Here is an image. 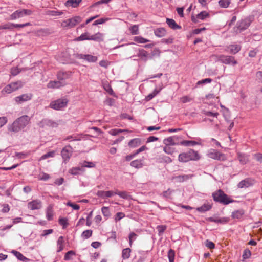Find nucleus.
<instances>
[{
	"mask_svg": "<svg viewBox=\"0 0 262 262\" xmlns=\"http://www.w3.org/2000/svg\"><path fill=\"white\" fill-rule=\"evenodd\" d=\"M30 119L27 115H23L16 119L12 124L7 126L8 130L16 133L23 129L29 123Z\"/></svg>",
	"mask_w": 262,
	"mask_h": 262,
	"instance_id": "1",
	"label": "nucleus"
},
{
	"mask_svg": "<svg viewBox=\"0 0 262 262\" xmlns=\"http://www.w3.org/2000/svg\"><path fill=\"white\" fill-rule=\"evenodd\" d=\"M200 158L198 152L193 149H189L187 152H183L179 155L178 159L181 162H187L189 161H197Z\"/></svg>",
	"mask_w": 262,
	"mask_h": 262,
	"instance_id": "2",
	"label": "nucleus"
},
{
	"mask_svg": "<svg viewBox=\"0 0 262 262\" xmlns=\"http://www.w3.org/2000/svg\"><path fill=\"white\" fill-rule=\"evenodd\" d=\"M252 19L250 17H247L237 22L236 26L233 28L234 33L238 34L246 30L250 25Z\"/></svg>",
	"mask_w": 262,
	"mask_h": 262,
	"instance_id": "3",
	"label": "nucleus"
},
{
	"mask_svg": "<svg viewBox=\"0 0 262 262\" xmlns=\"http://www.w3.org/2000/svg\"><path fill=\"white\" fill-rule=\"evenodd\" d=\"M212 197L214 201L227 205L232 202L222 190L219 189L212 193Z\"/></svg>",
	"mask_w": 262,
	"mask_h": 262,
	"instance_id": "4",
	"label": "nucleus"
},
{
	"mask_svg": "<svg viewBox=\"0 0 262 262\" xmlns=\"http://www.w3.org/2000/svg\"><path fill=\"white\" fill-rule=\"evenodd\" d=\"M24 85V83L21 81L11 82L9 84L6 85L2 90L3 94H10L18 89L21 88Z\"/></svg>",
	"mask_w": 262,
	"mask_h": 262,
	"instance_id": "5",
	"label": "nucleus"
},
{
	"mask_svg": "<svg viewBox=\"0 0 262 262\" xmlns=\"http://www.w3.org/2000/svg\"><path fill=\"white\" fill-rule=\"evenodd\" d=\"M82 20L81 17L79 16H74L71 18L64 20L62 21L61 26L64 28H73Z\"/></svg>",
	"mask_w": 262,
	"mask_h": 262,
	"instance_id": "6",
	"label": "nucleus"
},
{
	"mask_svg": "<svg viewBox=\"0 0 262 262\" xmlns=\"http://www.w3.org/2000/svg\"><path fill=\"white\" fill-rule=\"evenodd\" d=\"M68 102V100L66 98L58 99L52 101L50 104V107L56 110H59L65 107L67 105Z\"/></svg>",
	"mask_w": 262,
	"mask_h": 262,
	"instance_id": "7",
	"label": "nucleus"
},
{
	"mask_svg": "<svg viewBox=\"0 0 262 262\" xmlns=\"http://www.w3.org/2000/svg\"><path fill=\"white\" fill-rule=\"evenodd\" d=\"M32 12L29 9H19L15 11L10 16V19L15 20L17 18L23 17L25 16L31 15Z\"/></svg>",
	"mask_w": 262,
	"mask_h": 262,
	"instance_id": "8",
	"label": "nucleus"
},
{
	"mask_svg": "<svg viewBox=\"0 0 262 262\" xmlns=\"http://www.w3.org/2000/svg\"><path fill=\"white\" fill-rule=\"evenodd\" d=\"M217 60L226 64H232L234 66L237 64V62L235 59L234 57L231 56L220 55L217 56Z\"/></svg>",
	"mask_w": 262,
	"mask_h": 262,
	"instance_id": "9",
	"label": "nucleus"
},
{
	"mask_svg": "<svg viewBox=\"0 0 262 262\" xmlns=\"http://www.w3.org/2000/svg\"><path fill=\"white\" fill-rule=\"evenodd\" d=\"M73 153V148L70 145L65 146L61 150V155L63 161L66 163L69 160Z\"/></svg>",
	"mask_w": 262,
	"mask_h": 262,
	"instance_id": "10",
	"label": "nucleus"
},
{
	"mask_svg": "<svg viewBox=\"0 0 262 262\" xmlns=\"http://www.w3.org/2000/svg\"><path fill=\"white\" fill-rule=\"evenodd\" d=\"M75 57L77 59H84L89 62H95L97 60V57L89 54H75Z\"/></svg>",
	"mask_w": 262,
	"mask_h": 262,
	"instance_id": "11",
	"label": "nucleus"
},
{
	"mask_svg": "<svg viewBox=\"0 0 262 262\" xmlns=\"http://www.w3.org/2000/svg\"><path fill=\"white\" fill-rule=\"evenodd\" d=\"M208 157L217 160H223L224 155L214 149H210L207 154Z\"/></svg>",
	"mask_w": 262,
	"mask_h": 262,
	"instance_id": "12",
	"label": "nucleus"
},
{
	"mask_svg": "<svg viewBox=\"0 0 262 262\" xmlns=\"http://www.w3.org/2000/svg\"><path fill=\"white\" fill-rule=\"evenodd\" d=\"M67 84L66 81H50L47 85V87L49 89H59L63 87Z\"/></svg>",
	"mask_w": 262,
	"mask_h": 262,
	"instance_id": "13",
	"label": "nucleus"
},
{
	"mask_svg": "<svg viewBox=\"0 0 262 262\" xmlns=\"http://www.w3.org/2000/svg\"><path fill=\"white\" fill-rule=\"evenodd\" d=\"M42 207V202L39 200H34L28 203V208L30 210H38Z\"/></svg>",
	"mask_w": 262,
	"mask_h": 262,
	"instance_id": "14",
	"label": "nucleus"
},
{
	"mask_svg": "<svg viewBox=\"0 0 262 262\" xmlns=\"http://www.w3.org/2000/svg\"><path fill=\"white\" fill-rule=\"evenodd\" d=\"M241 49V46L237 44L231 45L227 47L226 51L231 54H235Z\"/></svg>",
	"mask_w": 262,
	"mask_h": 262,
	"instance_id": "15",
	"label": "nucleus"
},
{
	"mask_svg": "<svg viewBox=\"0 0 262 262\" xmlns=\"http://www.w3.org/2000/svg\"><path fill=\"white\" fill-rule=\"evenodd\" d=\"M209 16V14L206 11H202L196 15V17L193 16L191 17V20L194 23H197L199 19L204 20L206 18Z\"/></svg>",
	"mask_w": 262,
	"mask_h": 262,
	"instance_id": "16",
	"label": "nucleus"
},
{
	"mask_svg": "<svg viewBox=\"0 0 262 262\" xmlns=\"http://www.w3.org/2000/svg\"><path fill=\"white\" fill-rule=\"evenodd\" d=\"M178 139V137L176 136L168 137L163 140V143L165 145H177L178 143L176 142V140Z\"/></svg>",
	"mask_w": 262,
	"mask_h": 262,
	"instance_id": "17",
	"label": "nucleus"
},
{
	"mask_svg": "<svg viewBox=\"0 0 262 262\" xmlns=\"http://www.w3.org/2000/svg\"><path fill=\"white\" fill-rule=\"evenodd\" d=\"M32 98V95L30 94H24L15 97V101L18 103H22L29 100Z\"/></svg>",
	"mask_w": 262,
	"mask_h": 262,
	"instance_id": "18",
	"label": "nucleus"
},
{
	"mask_svg": "<svg viewBox=\"0 0 262 262\" xmlns=\"http://www.w3.org/2000/svg\"><path fill=\"white\" fill-rule=\"evenodd\" d=\"M71 74L69 72L59 71L57 74V79L59 81H65L70 78Z\"/></svg>",
	"mask_w": 262,
	"mask_h": 262,
	"instance_id": "19",
	"label": "nucleus"
},
{
	"mask_svg": "<svg viewBox=\"0 0 262 262\" xmlns=\"http://www.w3.org/2000/svg\"><path fill=\"white\" fill-rule=\"evenodd\" d=\"M193 176V174L179 175L173 177V179L177 182L181 183L191 179Z\"/></svg>",
	"mask_w": 262,
	"mask_h": 262,
	"instance_id": "20",
	"label": "nucleus"
},
{
	"mask_svg": "<svg viewBox=\"0 0 262 262\" xmlns=\"http://www.w3.org/2000/svg\"><path fill=\"white\" fill-rule=\"evenodd\" d=\"M252 185V181L249 178L241 181L237 185L239 188H248Z\"/></svg>",
	"mask_w": 262,
	"mask_h": 262,
	"instance_id": "21",
	"label": "nucleus"
},
{
	"mask_svg": "<svg viewBox=\"0 0 262 262\" xmlns=\"http://www.w3.org/2000/svg\"><path fill=\"white\" fill-rule=\"evenodd\" d=\"M114 195H115V192H114L113 191H104L100 190L97 192V195L99 197H101L103 199L110 198Z\"/></svg>",
	"mask_w": 262,
	"mask_h": 262,
	"instance_id": "22",
	"label": "nucleus"
},
{
	"mask_svg": "<svg viewBox=\"0 0 262 262\" xmlns=\"http://www.w3.org/2000/svg\"><path fill=\"white\" fill-rule=\"evenodd\" d=\"M45 126L55 127H57V124L51 120L43 119L40 122V126L43 127Z\"/></svg>",
	"mask_w": 262,
	"mask_h": 262,
	"instance_id": "23",
	"label": "nucleus"
},
{
	"mask_svg": "<svg viewBox=\"0 0 262 262\" xmlns=\"http://www.w3.org/2000/svg\"><path fill=\"white\" fill-rule=\"evenodd\" d=\"M103 34L101 33L98 32L94 35L90 36V40H94L100 42L103 40Z\"/></svg>",
	"mask_w": 262,
	"mask_h": 262,
	"instance_id": "24",
	"label": "nucleus"
},
{
	"mask_svg": "<svg viewBox=\"0 0 262 262\" xmlns=\"http://www.w3.org/2000/svg\"><path fill=\"white\" fill-rule=\"evenodd\" d=\"M166 23L168 26L173 30L179 29L181 26L178 25L173 19L167 18Z\"/></svg>",
	"mask_w": 262,
	"mask_h": 262,
	"instance_id": "25",
	"label": "nucleus"
},
{
	"mask_svg": "<svg viewBox=\"0 0 262 262\" xmlns=\"http://www.w3.org/2000/svg\"><path fill=\"white\" fill-rule=\"evenodd\" d=\"M154 34L158 37H162L165 36L166 31L164 28H157L154 30Z\"/></svg>",
	"mask_w": 262,
	"mask_h": 262,
	"instance_id": "26",
	"label": "nucleus"
},
{
	"mask_svg": "<svg viewBox=\"0 0 262 262\" xmlns=\"http://www.w3.org/2000/svg\"><path fill=\"white\" fill-rule=\"evenodd\" d=\"M81 0H68L65 3L66 7H72L73 8H76L78 6Z\"/></svg>",
	"mask_w": 262,
	"mask_h": 262,
	"instance_id": "27",
	"label": "nucleus"
},
{
	"mask_svg": "<svg viewBox=\"0 0 262 262\" xmlns=\"http://www.w3.org/2000/svg\"><path fill=\"white\" fill-rule=\"evenodd\" d=\"M141 140L140 138H134L128 143V146L132 148H135L141 145Z\"/></svg>",
	"mask_w": 262,
	"mask_h": 262,
	"instance_id": "28",
	"label": "nucleus"
},
{
	"mask_svg": "<svg viewBox=\"0 0 262 262\" xmlns=\"http://www.w3.org/2000/svg\"><path fill=\"white\" fill-rule=\"evenodd\" d=\"M130 166L136 168H141L143 166V160L141 159H137L131 162Z\"/></svg>",
	"mask_w": 262,
	"mask_h": 262,
	"instance_id": "29",
	"label": "nucleus"
},
{
	"mask_svg": "<svg viewBox=\"0 0 262 262\" xmlns=\"http://www.w3.org/2000/svg\"><path fill=\"white\" fill-rule=\"evenodd\" d=\"M137 56L142 60L146 61L148 58V53L146 51L142 49L139 50Z\"/></svg>",
	"mask_w": 262,
	"mask_h": 262,
	"instance_id": "30",
	"label": "nucleus"
},
{
	"mask_svg": "<svg viewBox=\"0 0 262 262\" xmlns=\"http://www.w3.org/2000/svg\"><path fill=\"white\" fill-rule=\"evenodd\" d=\"M12 253H13L16 257L17 258L21 261H28L29 259L24 256L20 252H18L15 250H12Z\"/></svg>",
	"mask_w": 262,
	"mask_h": 262,
	"instance_id": "31",
	"label": "nucleus"
},
{
	"mask_svg": "<svg viewBox=\"0 0 262 262\" xmlns=\"http://www.w3.org/2000/svg\"><path fill=\"white\" fill-rule=\"evenodd\" d=\"M208 221L214 222L216 223H226L228 222V220L226 218H214L213 217H210L208 218Z\"/></svg>",
	"mask_w": 262,
	"mask_h": 262,
	"instance_id": "32",
	"label": "nucleus"
},
{
	"mask_svg": "<svg viewBox=\"0 0 262 262\" xmlns=\"http://www.w3.org/2000/svg\"><path fill=\"white\" fill-rule=\"evenodd\" d=\"M211 205L209 204H204L201 207H198L196 210L200 212H204L211 208Z\"/></svg>",
	"mask_w": 262,
	"mask_h": 262,
	"instance_id": "33",
	"label": "nucleus"
},
{
	"mask_svg": "<svg viewBox=\"0 0 262 262\" xmlns=\"http://www.w3.org/2000/svg\"><path fill=\"white\" fill-rule=\"evenodd\" d=\"M131 249L129 248L122 250V257L123 259H128L130 256Z\"/></svg>",
	"mask_w": 262,
	"mask_h": 262,
	"instance_id": "34",
	"label": "nucleus"
},
{
	"mask_svg": "<svg viewBox=\"0 0 262 262\" xmlns=\"http://www.w3.org/2000/svg\"><path fill=\"white\" fill-rule=\"evenodd\" d=\"M244 212L243 210H238L232 212L231 216L233 219H239L243 215Z\"/></svg>",
	"mask_w": 262,
	"mask_h": 262,
	"instance_id": "35",
	"label": "nucleus"
},
{
	"mask_svg": "<svg viewBox=\"0 0 262 262\" xmlns=\"http://www.w3.org/2000/svg\"><path fill=\"white\" fill-rule=\"evenodd\" d=\"M47 218L49 221L52 220L53 216V210L52 207L50 206L48 207L46 211Z\"/></svg>",
	"mask_w": 262,
	"mask_h": 262,
	"instance_id": "36",
	"label": "nucleus"
},
{
	"mask_svg": "<svg viewBox=\"0 0 262 262\" xmlns=\"http://www.w3.org/2000/svg\"><path fill=\"white\" fill-rule=\"evenodd\" d=\"M125 132H127V130L126 129L114 128V129H112L108 131V133L112 136H116L120 133Z\"/></svg>",
	"mask_w": 262,
	"mask_h": 262,
	"instance_id": "37",
	"label": "nucleus"
},
{
	"mask_svg": "<svg viewBox=\"0 0 262 262\" xmlns=\"http://www.w3.org/2000/svg\"><path fill=\"white\" fill-rule=\"evenodd\" d=\"M117 194L118 195L120 198L124 199H128L129 198V194L126 191H118L117 190L115 192V195Z\"/></svg>",
	"mask_w": 262,
	"mask_h": 262,
	"instance_id": "38",
	"label": "nucleus"
},
{
	"mask_svg": "<svg viewBox=\"0 0 262 262\" xmlns=\"http://www.w3.org/2000/svg\"><path fill=\"white\" fill-rule=\"evenodd\" d=\"M181 144L186 146H188L190 145L195 146L199 144V143L194 141L184 140L181 142Z\"/></svg>",
	"mask_w": 262,
	"mask_h": 262,
	"instance_id": "39",
	"label": "nucleus"
},
{
	"mask_svg": "<svg viewBox=\"0 0 262 262\" xmlns=\"http://www.w3.org/2000/svg\"><path fill=\"white\" fill-rule=\"evenodd\" d=\"M134 40L139 43H144L149 41L147 39L144 38L142 36H138L134 37Z\"/></svg>",
	"mask_w": 262,
	"mask_h": 262,
	"instance_id": "40",
	"label": "nucleus"
},
{
	"mask_svg": "<svg viewBox=\"0 0 262 262\" xmlns=\"http://www.w3.org/2000/svg\"><path fill=\"white\" fill-rule=\"evenodd\" d=\"M90 36L88 32H85L82 33L80 36L76 38V40L77 41H82L85 40H90Z\"/></svg>",
	"mask_w": 262,
	"mask_h": 262,
	"instance_id": "41",
	"label": "nucleus"
},
{
	"mask_svg": "<svg viewBox=\"0 0 262 262\" xmlns=\"http://www.w3.org/2000/svg\"><path fill=\"white\" fill-rule=\"evenodd\" d=\"M230 3V0H220L219 1V5L222 8H226L228 7Z\"/></svg>",
	"mask_w": 262,
	"mask_h": 262,
	"instance_id": "42",
	"label": "nucleus"
},
{
	"mask_svg": "<svg viewBox=\"0 0 262 262\" xmlns=\"http://www.w3.org/2000/svg\"><path fill=\"white\" fill-rule=\"evenodd\" d=\"M238 158L240 162L243 164L246 163L248 161L247 156L245 154H238Z\"/></svg>",
	"mask_w": 262,
	"mask_h": 262,
	"instance_id": "43",
	"label": "nucleus"
},
{
	"mask_svg": "<svg viewBox=\"0 0 262 262\" xmlns=\"http://www.w3.org/2000/svg\"><path fill=\"white\" fill-rule=\"evenodd\" d=\"M54 156H55V151H51L48 152V153H47L45 155H43L42 156L40 157L39 160V161L43 160H45L50 157H54Z\"/></svg>",
	"mask_w": 262,
	"mask_h": 262,
	"instance_id": "44",
	"label": "nucleus"
},
{
	"mask_svg": "<svg viewBox=\"0 0 262 262\" xmlns=\"http://www.w3.org/2000/svg\"><path fill=\"white\" fill-rule=\"evenodd\" d=\"M160 90L155 89L152 93L149 94L146 97V100L149 101L151 100L154 97H155L160 92Z\"/></svg>",
	"mask_w": 262,
	"mask_h": 262,
	"instance_id": "45",
	"label": "nucleus"
},
{
	"mask_svg": "<svg viewBox=\"0 0 262 262\" xmlns=\"http://www.w3.org/2000/svg\"><path fill=\"white\" fill-rule=\"evenodd\" d=\"M159 160L161 162H165L167 163H169L172 162L171 159L168 156L165 155H161L159 157Z\"/></svg>",
	"mask_w": 262,
	"mask_h": 262,
	"instance_id": "46",
	"label": "nucleus"
},
{
	"mask_svg": "<svg viewBox=\"0 0 262 262\" xmlns=\"http://www.w3.org/2000/svg\"><path fill=\"white\" fill-rule=\"evenodd\" d=\"M168 257L169 262H174L175 252L172 249H170L168 252Z\"/></svg>",
	"mask_w": 262,
	"mask_h": 262,
	"instance_id": "47",
	"label": "nucleus"
},
{
	"mask_svg": "<svg viewBox=\"0 0 262 262\" xmlns=\"http://www.w3.org/2000/svg\"><path fill=\"white\" fill-rule=\"evenodd\" d=\"M130 33L132 35H138L139 34V28L138 25H133L130 29Z\"/></svg>",
	"mask_w": 262,
	"mask_h": 262,
	"instance_id": "48",
	"label": "nucleus"
},
{
	"mask_svg": "<svg viewBox=\"0 0 262 262\" xmlns=\"http://www.w3.org/2000/svg\"><path fill=\"white\" fill-rule=\"evenodd\" d=\"M81 171V168L79 167H73L70 169L69 172L72 175L78 174Z\"/></svg>",
	"mask_w": 262,
	"mask_h": 262,
	"instance_id": "49",
	"label": "nucleus"
},
{
	"mask_svg": "<svg viewBox=\"0 0 262 262\" xmlns=\"http://www.w3.org/2000/svg\"><path fill=\"white\" fill-rule=\"evenodd\" d=\"M63 14L62 11H55V10H48L47 14L50 16H59Z\"/></svg>",
	"mask_w": 262,
	"mask_h": 262,
	"instance_id": "50",
	"label": "nucleus"
},
{
	"mask_svg": "<svg viewBox=\"0 0 262 262\" xmlns=\"http://www.w3.org/2000/svg\"><path fill=\"white\" fill-rule=\"evenodd\" d=\"M163 150L167 154L172 155L174 151V149L171 147L170 146L165 145L163 148Z\"/></svg>",
	"mask_w": 262,
	"mask_h": 262,
	"instance_id": "51",
	"label": "nucleus"
},
{
	"mask_svg": "<svg viewBox=\"0 0 262 262\" xmlns=\"http://www.w3.org/2000/svg\"><path fill=\"white\" fill-rule=\"evenodd\" d=\"M92 235V230H85L84 231L82 234H81V236L82 237L85 238V239H88L89 238H90Z\"/></svg>",
	"mask_w": 262,
	"mask_h": 262,
	"instance_id": "52",
	"label": "nucleus"
},
{
	"mask_svg": "<svg viewBox=\"0 0 262 262\" xmlns=\"http://www.w3.org/2000/svg\"><path fill=\"white\" fill-rule=\"evenodd\" d=\"M110 19L108 18H102L99 19H97L95 20L93 24V25L96 26L100 24H103L104 23H105L106 21Z\"/></svg>",
	"mask_w": 262,
	"mask_h": 262,
	"instance_id": "53",
	"label": "nucleus"
},
{
	"mask_svg": "<svg viewBox=\"0 0 262 262\" xmlns=\"http://www.w3.org/2000/svg\"><path fill=\"white\" fill-rule=\"evenodd\" d=\"M101 211L103 215L106 217H109L111 215V213L108 207H103L101 208Z\"/></svg>",
	"mask_w": 262,
	"mask_h": 262,
	"instance_id": "54",
	"label": "nucleus"
},
{
	"mask_svg": "<svg viewBox=\"0 0 262 262\" xmlns=\"http://www.w3.org/2000/svg\"><path fill=\"white\" fill-rule=\"evenodd\" d=\"M137 236V235L133 232H131L129 234L128 238H129V243L130 246H132L133 241H135L136 239Z\"/></svg>",
	"mask_w": 262,
	"mask_h": 262,
	"instance_id": "55",
	"label": "nucleus"
},
{
	"mask_svg": "<svg viewBox=\"0 0 262 262\" xmlns=\"http://www.w3.org/2000/svg\"><path fill=\"white\" fill-rule=\"evenodd\" d=\"M82 166L83 167L92 168L95 166V164L92 162H88L85 161L83 162Z\"/></svg>",
	"mask_w": 262,
	"mask_h": 262,
	"instance_id": "56",
	"label": "nucleus"
},
{
	"mask_svg": "<svg viewBox=\"0 0 262 262\" xmlns=\"http://www.w3.org/2000/svg\"><path fill=\"white\" fill-rule=\"evenodd\" d=\"M124 217L125 214L123 212H119L116 213L115 216L114 220L115 222H117Z\"/></svg>",
	"mask_w": 262,
	"mask_h": 262,
	"instance_id": "57",
	"label": "nucleus"
},
{
	"mask_svg": "<svg viewBox=\"0 0 262 262\" xmlns=\"http://www.w3.org/2000/svg\"><path fill=\"white\" fill-rule=\"evenodd\" d=\"M212 80L211 78H205L201 80L198 81L196 83L197 85L201 84H206L210 83Z\"/></svg>",
	"mask_w": 262,
	"mask_h": 262,
	"instance_id": "58",
	"label": "nucleus"
},
{
	"mask_svg": "<svg viewBox=\"0 0 262 262\" xmlns=\"http://www.w3.org/2000/svg\"><path fill=\"white\" fill-rule=\"evenodd\" d=\"M166 225H159L157 227V229L158 231L159 232V235H161L164 231L166 229Z\"/></svg>",
	"mask_w": 262,
	"mask_h": 262,
	"instance_id": "59",
	"label": "nucleus"
},
{
	"mask_svg": "<svg viewBox=\"0 0 262 262\" xmlns=\"http://www.w3.org/2000/svg\"><path fill=\"white\" fill-rule=\"evenodd\" d=\"M50 178L49 174L46 173H42V174H40L38 178L39 180H42V181H46L48 180Z\"/></svg>",
	"mask_w": 262,
	"mask_h": 262,
	"instance_id": "60",
	"label": "nucleus"
},
{
	"mask_svg": "<svg viewBox=\"0 0 262 262\" xmlns=\"http://www.w3.org/2000/svg\"><path fill=\"white\" fill-rule=\"evenodd\" d=\"M59 223L63 226V228H66L68 225V220L66 218H60L59 219Z\"/></svg>",
	"mask_w": 262,
	"mask_h": 262,
	"instance_id": "61",
	"label": "nucleus"
},
{
	"mask_svg": "<svg viewBox=\"0 0 262 262\" xmlns=\"http://www.w3.org/2000/svg\"><path fill=\"white\" fill-rule=\"evenodd\" d=\"M75 255V252L72 251H69L67 253H66L64 259L66 260H68L70 259L71 256Z\"/></svg>",
	"mask_w": 262,
	"mask_h": 262,
	"instance_id": "62",
	"label": "nucleus"
},
{
	"mask_svg": "<svg viewBox=\"0 0 262 262\" xmlns=\"http://www.w3.org/2000/svg\"><path fill=\"white\" fill-rule=\"evenodd\" d=\"M92 214H93V211H91L89 213V214L88 215L86 219V225L88 226H90L92 224L91 219L92 216Z\"/></svg>",
	"mask_w": 262,
	"mask_h": 262,
	"instance_id": "63",
	"label": "nucleus"
},
{
	"mask_svg": "<svg viewBox=\"0 0 262 262\" xmlns=\"http://www.w3.org/2000/svg\"><path fill=\"white\" fill-rule=\"evenodd\" d=\"M205 245L207 248L210 249H214L215 247V244L211 241H210L208 239L206 241Z\"/></svg>",
	"mask_w": 262,
	"mask_h": 262,
	"instance_id": "64",
	"label": "nucleus"
}]
</instances>
